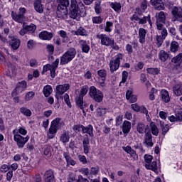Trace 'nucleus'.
<instances>
[{"instance_id":"nucleus-1","label":"nucleus","mask_w":182,"mask_h":182,"mask_svg":"<svg viewBox=\"0 0 182 182\" xmlns=\"http://www.w3.org/2000/svg\"><path fill=\"white\" fill-rule=\"evenodd\" d=\"M70 16L73 19L80 21L82 15L85 12V5L80 0H70Z\"/></svg>"},{"instance_id":"nucleus-2","label":"nucleus","mask_w":182,"mask_h":182,"mask_svg":"<svg viewBox=\"0 0 182 182\" xmlns=\"http://www.w3.org/2000/svg\"><path fill=\"white\" fill-rule=\"evenodd\" d=\"M63 125V124L60 123V118L57 117L53 120L50 123V126L48 130V139H53L56 133H58V130H59L60 126Z\"/></svg>"},{"instance_id":"nucleus-3","label":"nucleus","mask_w":182,"mask_h":182,"mask_svg":"<svg viewBox=\"0 0 182 182\" xmlns=\"http://www.w3.org/2000/svg\"><path fill=\"white\" fill-rule=\"evenodd\" d=\"M76 56V50L75 48H70L66 51L60 58V65H68L69 62H72Z\"/></svg>"},{"instance_id":"nucleus-4","label":"nucleus","mask_w":182,"mask_h":182,"mask_svg":"<svg viewBox=\"0 0 182 182\" xmlns=\"http://www.w3.org/2000/svg\"><path fill=\"white\" fill-rule=\"evenodd\" d=\"M89 95L95 102H97V103L103 102V92L100 90L96 89V87L92 86L90 87Z\"/></svg>"},{"instance_id":"nucleus-5","label":"nucleus","mask_w":182,"mask_h":182,"mask_svg":"<svg viewBox=\"0 0 182 182\" xmlns=\"http://www.w3.org/2000/svg\"><path fill=\"white\" fill-rule=\"evenodd\" d=\"M122 59H123V54L119 53L109 62V69L111 72H116V70L119 69Z\"/></svg>"},{"instance_id":"nucleus-6","label":"nucleus","mask_w":182,"mask_h":182,"mask_svg":"<svg viewBox=\"0 0 182 182\" xmlns=\"http://www.w3.org/2000/svg\"><path fill=\"white\" fill-rule=\"evenodd\" d=\"M58 66H59V58H56L53 65L47 64L43 66V72H48L50 70L51 77H55L56 76V69H58Z\"/></svg>"},{"instance_id":"nucleus-7","label":"nucleus","mask_w":182,"mask_h":182,"mask_svg":"<svg viewBox=\"0 0 182 182\" xmlns=\"http://www.w3.org/2000/svg\"><path fill=\"white\" fill-rule=\"evenodd\" d=\"M14 141H16L18 149H23L25 144L29 141V136L23 137L21 134H16L14 136Z\"/></svg>"},{"instance_id":"nucleus-8","label":"nucleus","mask_w":182,"mask_h":182,"mask_svg":"<svg viewBox=\"0 0 182 182\" xmlns=\"http://www.w3.org/2000/svg\"><path fill=\"white\" fill-rule=\"evenodd\" d=\"M70 89V85L69 84L59 85L56 86L55 91V97L59 100L65 94V92H68Z\"/></svg>"},{"instance_id":"nucleus-9","label":"nucleus","mask_w":182,"mask_h":182,"mask_svg":"<svg viewBox=\"0 0 182 182\" xmlns=\"http://www.w3.org/2000/svg\"><path fill=\"white\" fill-rule=\"evenodd\" d=\"M156 27L158 31L163 29V23L166 21V14L163 11L156 14Z\"/></svg>"},{"instance_id":"nucleus-10","label":"nucleus","mask_w":182,"mask_h":182,"mask_svg":"<svg viewBox=\"0 0 182 182\" xmlns=\"http://www.w3.org/2000/svg\"><path fill=\"white\" fill-rule=\"evenodd\" d=\"M97 38L101 41V45L104 46H112L113 45L114 40L105 34H99Z\"/></svg>"},{"instance_id":"nucleus-11","label":"nucleus","mask_w":182,"mask_h":182,"mask_svg":"<svg viewBox=\"0 0 182 182\" xmlns=\"http://www.w3.org/2000/svg\"><path fill=\"white\" fill-rule=\"evenodd\" d=\"M97 75L99 76L98 82L101 87H105L106 86V76L107 73L105 70H100L97 71Z\"/></svg>"},{"instance_id":"nucleus-12","label":"nucleus","mask_w":182,"mask_h":182,"mask_svg":"<svg viewBox=\"0 0 182 182\" xmlns=\"http://www.w3.org/2000/svg\"><path fill=\"white\" fill-rule=\"evenodd\" d=\"M26 81H21L18 82L16 85L14 91L12 92V96H15L16 95H18V93H22L23 90H26Z\"/></svg>"},{"instance_id":"nucleus-13","label":"nucleus","mask_w":182,"mask_h":182,"mask_svg":"<svg viewBox=\"0 0 182 182\" xmlns=\"http://www.w3.org/2000/svg\"><path fill=\"white\" fill-rule=\"evenodd\" d=\"M122 149L126 151V153L131 156L132 160H133V161H136V160L139 159V156L137 155V154H136V151L133 150V149H132V146H123Z\"/></svg>"},{"instance_id":"nucleus-14","label":"nucleus","mask_w":182,"mask_h":182,"mask_svg":"<svg viewBox=\"0 0 182 182\" xmlns=\"http://www.w3.org/2000/svg\"><path fill=\"white\" fill-rule=\"evenodd\" d=\"M172 14L176 21L182 22V9L181 7H174L172 10Z\"/></svg>"},{"instance_id":"nucleus-15","label":"nucleus","mask_w":182,"mask_h":182,"mask_svg":"<svg viewBox=\"0 0 182 182\" xmlns=\"http://www.w3.org/2000/svg\"><path fill=\"white\" fill-rule=\"evenodd\" d=\"M145 168L147 170H151V171H154L156 174H159V166L156 161L150 162V164H145Z\"/></svg>"},{"instance_id":"nucleus-16","label":"nucleus","mask_w":182,"mask_h":182,"mask_svg":"<svg viewBox=\"0 0 182 182\" xmlns=\"http://www.w3.org/2000/svg\"><path fill=\"white\" fill-rule=\"evenodd\" d=\"M126 99L130 103H136L137 102V95H133V90H128L126 93Z\"/></svg>"},{"instance_id":"nucleus-17","label":"nucleus","mask_w":182,"mask_h":182,"mask_svg":"<svg viewBox=\"0 0 182 182\" xmlns=\"http://www.w3.org/2000/svg\"><path fill=\"white\" fill-rule=\"evenodd\" d=\"M34 9L38 14H43V5L42 4V0H36L34 1Z\"/></svg>"},{"instance_id":"nucleus-18","label":"nucleus","mask_w":182,"mask_h":182,"mask_svg":"<svg viewBox=\"0 0 182 182\" xmlns=\"http://www.w3.org/2000/svg\"><path fill=\"white\" fill-rule=\"evenodd\" d=\"M40 39L43 41H50L53 38V34L46 31H42L38 34Z\"/></svg>"},{"instance_id":"nucleus-19","label":"nucleus","mask_w":182,"mask_h":182,"mask_svg":"<svg viewBox=\"0 0 182 182\" xmlns=\"http://www.w3.org/2000/svg\"><path fill=\"white\" fill-rule=\"evenodd\" d=\"M45 182H55V176L53 170H48L44 175Z\"/></svg>"},{"instance_id":"nucleus-20","label":"nucleus","mask_w":182,"mask_h":182,"mask_svg":"<svg viewBox=\"0 0 182 182\" xmlns=\"http://www.w3.org/2000/svg\"><path fill=\"white\" fill-rule=\"evenodd\" d=\"M10 45L14 50H16L21 46V40L16 37H11Z\"/></svg>"},{"instance_id":"nucleus-21","label":"nucleus","mask_w":182,"mask_h":182,"mask_svg":"<svg viewBox=\"0 0 182 182\" xmlns=\"http://www.w3.org/2000/svg\"><path fill=\"white\" fill-rule=\"evenodd\" d=\"M11 18L15 22H18V23H23L25 16L21 14H16V13L12 11L11 12Z\"/></svg>"},{"instance_id":"nucleus-22","label":"nucleus","mask_w":182,"mask_h":182,"mask_svg":"<svg viewBox=\"0 0 182 182\" xmlns=\"http://www.w3.org/2000/svg\"><path fill=\"white\" fill-rule=\"evenodd\" d=\"M80 46L84 53H89V51L90 50V46H89V43H87L86 41L80 40Z\"/></svg>"},{"instance_id":"nucleus-23","label":"nucleus","mask_w":182,"mask_h":182,"mask_svg":"<svg viewBox=\"0 0 182 182\" xmlns=\"http://www.w3.org/2000/svg\"><path fill=\"white\" fill-rule=\"evenodd\" d=\"M144 144H146V147H153V136H151V134L149 132L146 134Z\"/></svg>"},{"instance_id":"nucleus-24","label":"nucleus","mask_w":182,"mask_h":182,"mask_svg":"<svg viewBox=\"0 0 182 182\" xmlns=\"http://www.w3.org/2000/svg\"><path fill=\"white\" fill-rule=\"evenodd\" d=\"M130 130H132V123L129 121H124L122 124V132L124 134H127L130 133Z\"/></svg>"},{"instance_id":"nucleus-25","label":"nucleus","mask_w":182,"mask_h":182,"mask_svg":"<svg viewBox=\"0 0 182 182\" xmlns=\"http://www.w3.org/2000/svg\"><path fill=\"white\" fill-rule=\"evenodd\" d=\"M173 92L176 96H181L182 95V84L176 83L173 87Z\"/></svg>"},{"instance_id":"nucleus-26","label":"nucleus","mask_w":182,"mask_h":182,"mask_svg":"<svg viewBox=\"0 0 182 182\" xmlns=\"http://www.w3.org/2000/svg\"><path fill=\"white\" fill-rule=\"evenodd\" d=\"M57 4L58 5V8H59V9H68V6H69V5H70V2L69 0H57Z\"/></svg>"},{"instance_id":"nucleus-27","label":"nucleus","mask_w":182,"mask_h":182,"mask_svg":"<svg viewBox=\"0 0 182 182\" xmlns=\"http://www.w3.org/2000/svg\"><path fill=\"white\" fill-rule=\"evenodd\" d=\"M161 97L165 103H168L170 102V95L168 94V91L166 90H161Z\"/></svg>"},{"instance_id":"nucleus-28","label":"nucleus","mask_w":182,"mask_h":182,"mask_svg":"<svg viewBox=\"0 0 182 182\" xmlns=\"http://www.w3.org/2000/svg\"><path fill=\"white\" fill-rule=\"evenodd\" d=\"M81 129L83 133H87L90 137H93V127L92 125H88L87 127L81 125Z\"/></svg>"},{"instance_id":"nucleus-29","label":"nucleus","mask_w":182,"mask_h":182,"mask_svg":"<svg viewBox=\"0 0 182 182\" xmlns=\"http://www.w3.org/2000/svg\"><path fill=\"white\" fill-rule=\"evenodd\" d=\"M82 146L85 154L89 153V149H90L89 138L86 137L82 141Z\"/></svg>"},{"instance_id":"nucleus-30","label":"nucleus","mask_w":182,"mask_h":182,"mask_svg":"<svg viewBox=\"0 0 182 182\" xmlns=\"http://www.w3.org/2000/svg\"><path fill=\"white\" fill-rule=\"evenodd\" d=\"M146 33H147V32L144 28H139V35L140 43H144V42H146Z\"/></svg>"},{"instance_id":"nucleus-31","label":"nucleus","mask_w":182,"mask_h":182,"mask_svg":"<svg viewBox=\"0 0 182 182\" xmlns=\"http://www.w3.org/2000/svg\"><path fill=\"white\" fill-rule=\"evenodd\" d=\"M56 14L58 18H63L66 16V15H68V9H59V7H58Z\"/></svg>"},{"instance_id":"nucleus-32","label":"nucleus","mask_w":182,"mask_h":182,"mask_svg":"<svg viewBox=\"0 0 182 182\" xmlns=\"http://www.w3.org/2000/svg\"><path fill=\"white\" fill-rule=\"evenodd\" d=\"M53 92V90H52V86L49 85L44 86L43 90V93L46 97H49V96H50Z\"/></svg>"},{"instance_id":"nucleus-33","label":"nucleus","mask_w":182,"mask_h":182,"mask_svg":"<svg viewBox=\"0 0 182 182\" xmlns=\"http://www.w3.org/2000/svg\"><path fill=\"white\" fill-rule=\"evenodd\" d=\"M63 156L66 160V163L68 166H75V164H76V161H75V160L71 159L70 156H69V154L68 152H65L63 154Z\"/></svg>"},{"instance_id":"nucleus-34","label":"nucleus","mask_w":182,"mask_h":182,"mask_svg":"<svg viewBox=\"0 0 182 182\" xmlns=\"http://www.w3.org/2000/svg\"><path fill=\"white\" fill-rule=\"evenodd\" d=\"M70 137L69 136V132H64L61 136H60V141H62L64 144L66 143H69Z\"/></svg>"},{"instance_id":"nucleus-35","label":"nucleus","mask_w":182,"mask_h":182,"mask_svg":"<svg viewBox=\"0 0 182 182\" xmlns=\"http://www.w3.org/2000/svg\"><path fill=\"white\" fill-rule=\"evenodd\" d=\"M159 58L161 62H166L168 59V54L162 50L159 53Z\"/></svg>"},{"instance_id":"nucleus-36","label":"nucleus","mask_w":182,"mask_h":182,"mask_svg":"<svg viewBox=\"0 0 182 182\" xmlns=\"http://www.w3.org/2000/svg\"><path fill=\"white\" fill-rule=\"evenodd\" d=\"M149 127L152 134L154 136H159V128H157L156 124H154V122H151Z\"/></svg>"},{"instance_id":"nucleus-37","label":"nucleus","mask_w":182,"mask_h":182,"mask_svg":"<svg viewBox=\"0 0 182 182\" xmlns=\"http://www.w3.org/2000/svg\"><path fill=\"white\" fill-rule=\"evenodd\" d=\"M20 112L22 113V114L26 116L27 117H31V116H32V111L26 107H22L20 109Z\"/></svg>"},{"instance_id":"nucleus-38","label":"nucleus","mask_w":182,"mask_h":182,"mask_svg":"<svg viewBox=\"0 0 182 182\" xmlns=\"http://www.w3.org/2000/svg\"><path fill=\"white\" fill-rule=\"evenodd\" d=\"M60 36L63 38V42L68 43L69 42V37H68V33L66 31L61 30L58 31Z\"/></svg>"},{"instance_id":"nucleus-39","label":"nucleus","mask_w":182,"mask_h":182,"mask_svg":"<svg viewBox=\"0 0 182 182\" xmlns=\"http://www.w3.org/2000/svg\"><path fill=\"white\" fill-rule=\"evenodd\" d=\"M155 9L158 11H163L164 9V3H163V0H158L156 4L154 6Z\"/></svg>"},{"instance_id":"nucleus-40","label":"nucleus","mask_w":182,"mask_h":182,"mask_svg":"<svg viewBox=\"0 0 182 182\" xmlns=\"http://www.w3.org/2000/svg\"><path fill=\"white\" fill-rule=\"evenodd\" d=\"M111 8L115 11V12H119L122 9V4L120 3L114 2L110 4Z\"/></svg>"},{"instance_id":"nucleus-41","label":"nucleus","mask_w":182,"mask_h":182,"mask_svg":"<svg viewBox=\"0 0 182 182\" xmlns=\"http://www.w3.org/2000/svg\"><path fill=\"white\" fill-rule=\"evenodd\" d=\"M147 21H149L150 26H153V24H151V20H150V16H144L143 18H139V23L143 25L144 23H146Z\"/></svg>"},{"instance_id":"nucleus-42","label":"nucleus","mask_w":182,"mask_h":182,"mask_svg":"<svg viewBox=\"0 0 182 182\" xmlns=\"http://www.w3.org/2000/svg\"><path fill=\"white\" fill-rule=\"evenodd\" d=\"M96 113L97 117H105V115L106 114V109L97 108Z\"/></svg>"},{"instance_id":"nucleus-43","label":"nucleus","mask_w":182,"mask_h":182,"mask_svg":"<svg viewBox=\"0 0 182 182\" xmlns=\"http://www.w3.org/2000/svg\"><path fill=\"white\" fill-rule=\"evenodd\" d=\"M170 50H171V52L176 53V52H177V50H178V43H177L176 41H173L171 43Z\"/></svg>"},{"instance_id":"nucleus-44","label":"nucleus","mask_w":182,"mask_h":182,"mask_svg":"<svg viewBox=\"0 0 182 182\" xmlns=\"http://www.w3.org/2000/svg\"><path fill=\"white\" fill-rule=\"evenodd\" d=\"M76 105H77L81 110H83V97L78 96V97L75 100Z\"/></svg>"},{"instance_id":"nucleus-45","label":"nucleus","mask_w":182,"mask_h":182,"mask_svg":"<svg viewBox=\"0 0 182 182\" xmlns=\"http://www.w3.org/2000/svg\"><path fill=\"white\" fill-rule=\"evenodd\" d=\"M112 29H113V22L107 21L105 27V32H112Z\"/></svg>"},{"instance_id":"nucleus-46","label":"nucleus","mask_w":182,"mask_h":182,"mask_svg":"<svg viewBox=\"0 0 182 182\" xmlns=\"http://www.w3.org/2000/svg\"><path fill=\"white\" fill-rule=\"evenodd\" d=\"M26 28L27 29V32H28L29 33H33V32L36 31V26L33 23L26 26Z\"/></svg>"},{"instance_id":"nucleus-47","label":"nucleus","mask_w":182,"mask_h":182,"mask_svg":"<svg viewBox=\"0 0 182 182\" xmlns=\"http://www.w3.org/2000/svg\"><path fill=\"white\" fill-rule=\"evenodd\" d=\"M146 72L149 73V75H159L160 70L159 68H147Z\"/></svg>"},{"instance_id":"nucleus-48","label":"nucleus","mask_w":182,"mask_h":182,"mask_svg":"<svg viewBox=\"0 0 182 182\" xmlns=\"http://www.w3.org/2000/svg\"><path fill=\"white\" fill-rule=\"evenodd\" d=\"M172 62L173 63H178L180 65V63H182V53H179L178 55H176V57H174L172 59Z\"/></svg>"},{"instance_id":"nucleus-49","label":"nucleus","mask_w":182,"mask_h":182,"mask_svg":"<svg viewBox=\"0 0 182 182\" xmlns=\"http://www.w3.org/2000/svg\"><path fill=\"white\" fill-rule=\"evenodd\" d=\"M35 97V92H28L26 94L25 99L27 102H29V100H32Z\"/></svg>"},{"instance_id":"nucleus-50","label":"nucleus","mask_w":182,"mask_h":182,"mask_svg":"<svg viewBox=\"0 0 182 182\" xmlns=\"http://www.w3.org/2000/svg\"><path fill=\"white\" fill-rule=\"evenodd\" d=\"M146 129L144 127V124L143 123H139L136 126V130L138 133L143 134L144 133V130Z\"/></svg>"},{"instance_id":"nucleus-51","label":"nucleus","mask_w":182,"mask_h":182,"mask_svg":"<svg viewBox=\"0 0 182 182\" xmlns=\"http://www.w3.org/2000/svg\"><path fill=\"white\" fill-rule=\"evenodd\" d=\"M75 35H80L81 36H86L87 33L86 30L85 28L80 27L76 31H75Z\"/></svg>"},{"instance_id":"nucleus-52","label":"nucleus","mask_w":182,"mask_h":182,"mask_svg":"<svg viewBox=\"0 0 182 182\" xmlns=\"http://www.w3.org/2000/svg\"><path fill=\"white\" fill-rule=\"evenodd\" d=\"M88 90H89V88L87 86L82 87L80 90L79 96L80 97H83L84 96H86V95H87Z\"/></svg>"},{"instance_id":"nucleus-53","label":"nucleus","mask_w":182,"mask_h":182,"mask_svg":"<svg viewBox=\"0 0 182 182\" xmlns=\"http://www.w3.org/2000/svg\"><path fill=\"white\" fill-rule=\"evenodd\" d=\"M156 94H157V90L155 88H152L149 95V100H154L156 99Z\"/></svg>"},{"instance_id":"nucleus-54","label":"nucleus","mask_w":182,"mask_h":182,"mask_svg":"<svg viewBox=\"0 0 182 182\" xmlns=\"http://www.w3.org/2000/svg\"><path fill=\"white\" fill-rule=\"evenodd\" d=\"M92 21L94 23L100 24L103 22V18L100 16H94L92 17Z\"/></svg>"},{"instance_id":"nucleus-55","label":"nucleus","mask_w":182,"mask_h":182,"mask_svg":"<svg viewBox=\"0 0 182 182\" xmlns=\"http://www.w3.org/2000/svg\"><path fill=\"white\" fill-rule=\"evenodd\" d=\"M47 51L50 55H53V52H55V47L52 44H48L46 46Z\"/></svg>"},{"instance_id":"nucleus-56","label":"nucleus","mask_w":182,"mask_h":182,"mask_svg":"<svg viewBox=\"0 0 182 182\" xmlns=\"http://www.w3.org/2000/svg\"><path fill=\"white\" fill-rule=\"evenodd\" d=\"M18 132L22 136H26V134H28V131L26 130V128H25V127H19Z\"/></svg>"},{"instance_id":"nucleus-57","label":"nucleus","mask_w":182,"mask_h":182,"mask_svg":"<svg viewBox=\"0 0 182 182\" xmlns=\"http://www.w3.org/2000/svg\"><path fill=\"white\" fill-rule=\"evenodd\" d=\"M64 101L65 103L68 106V107H72V104L70 103V99L69 98V95H64Z\"/></svg>"},{"instance_id":"nucleus-58","label":"nucleus","mask_w":182,"mask_h":182,"mask_svg":"<svg viewBox=\"0 0 182 182\" xmlns=\"http://www.w3.org/2000/svg\"><path fill=\"white\" fill-rule=\"evenodd\" d=\"M100 170L99 169V167H92L90 169V174L92 176H97V174H99V172Z\"/></svg>"},{"instance_id":"nucleus-59","label":"nucleus","mask_w":182,"mask_h":182,"mask_svg":"<svg viewBox=\"0 0 182 182\" xmlns=\"http://www.w3.org/2000/svg\"><path fill=\"white\" fill-rule=\"evenodd\" d=\"M127 77H129V73H127V71H123L122 72V79L120 82V85H122V83H126V80H127Z\"/></svg>"},{"instance_id":"nucleus-60","label":"nucleus","mask_w":182,"mask_h":182,"mask_svg":"<svg viewBox=\"0 0 182 182\" xmlns=\"http://www.w3.org/2000/svg\"><path fill=\"white\" fill-rule=\"evenodd\" d=\"M156 39V45L158 48H160V46H161L163 43V41H164V38H163L161 36H157Z\"/></svg>"},{"instance_id":"nucleus-61","label":"nucleus","mask_w":182,"mask_h":182,"mask_svg":"<svg viewBox=\"0 0 182 182\" xmlns=\"http://www.w3.org/2000/svg\"><path fill=\"white\" fill-rule=\"evenodd\" d=\"M145 164H150L153 161V156L151 155H145L144 156Z\"/></svg>"},{"instance_id":"nucleus-62","label":"nucleus","mask_w":182,"mask_h":182,"mask_svg":"<svg viewBox=\"0 0 182 182\" xmlns=\"http://www.w3.org/2000/svg\"><path fill=\"white\" fill-rule=\"evenodd\" d=\"M35 45H36V43H35V41L33 40H29L27 42L28 49H33V48H35Z\"/></svg>"},{"instance_id":"nucleus-63","label":"nucleus","mask_w":182,"mask_h":182,"mask_svg":"<svg viewBox=\"0 0 182 182\" xmlns=\"http://www.w3.org/2000/svg\"><path fill=\"white\" fill-rule=\"evenodd\" d=\"M78 160H80V163L82 164H86L87 163V159L84 155H78Z\"/></svg>"},{"instance_id":"nucleus-64","label":"nucleus","mask_w":182,"mask_h":182,"mask_svg":"<svg viewBox=\"0 0 182 182\" xmlns=\"http://www.w3.org/2000/svg\"><path fill=\"white\" fill-rule=\"evenodd\" d=\"M176 117L178 119V122L182 120V109H179L177 113L176 114Z\"/></svg>"}]
</instances>
